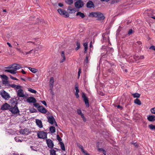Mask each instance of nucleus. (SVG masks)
I'll list each match as a JSON object with an SVG mask.
<instances>
[{"label": "nucleus", "instance_id": "nucleus-1", "mask_svg": "<svg viewBox=\"0 0 155 155\" xmlns=\"http://www.w3.org/2000/svg\"><path fill=\"white\" fill-rule=\"evenodd\" d=\"M90 15L92 17L97 18L98 20H103L105 18L103 14L99 12H91L90 13Z\"/></svg>", "mask_w": 155, "mask_h": 155}, {"label": "nucleus", "instance_id": "nucleus-2", "mask_svg": "<svg viewBox=\"0 0 155 155\" xmlns=\"http://www.w3.org/2000/svg\"><path fill=\"white\" fill-rule=\"evenodd\" d=\"M13 69L5 70L4 71L6 72H8L12 74H16L17 72V70L21 68V67L20 64H13Z\"/></svg>", "mask_w": 155, "mask_h": 155}, {"label": "nucleus", "instance_id": "nucleus-3", "mask_svg": "<svg viewBox=\"0 0 155 155\" xmlns=\"http://www.w3.org/2000/svg\"><path fill=\"white\" fill-rule=\"evenodd\" d=\"M0 95L5 100H8L11 97L10 95L4 90L0 91Z\"/></svg>", "mask_w": 155, "mask_h": 155}, {"label": "nucleus", "instance_id": "nucleus-4", "mask_svg": "<svg viewBox=\"0 0 155 155\" xmlns=\"http://www.w3.org/2000/svg\"><path fill=\"white\" fill-rule=\"evenodd\" d=\"M74 3V6L76 8L79 9L83 7L84 5V3L81 0H76Z\"/></svg>", "mask_w": 155, "mask_h": 155}, {"label": "nucleus", "instance_id": "nucleus-5", "mask_svg": "<svg viewBox=\"0 0 155 155\" xmlns=\"http://www.w3.org/2000/svg\"><path fill=\"white\" fill-rule=\"evenodd\" d=\"M47 133L43 131H38L37 133L38 137L39 138L46 139L47 138Z\"/></svg>", "mask_w": 155, "mask_h": 155}, {"label": "nucleus", "instance_id": "nucleus-6", "mask_svg": "<svg viewBox=\"0 0 155 155\" xmlns=\"http://www.w3.org/2000/svg\"><path fill=\"white\" fill-rule=\"evenodd\" d=\"M9 111L13 114H15L19 113V110L16 105H15L13 107L11 106Z\"/></svg>", "mask_w": 155, "mask_h": 155}, {"label": "nucleus", "instance_id": "nucleus-7", "mask_svg": "<svg viewBox=\"0 0 155 155\" xmlns=\"http://www.w3.org/2000/svg\"><path fill=\"white\" fill-rule=\"evenodd\" d=\"M82 97L83 98V101L85 102V104L86 107H88L89 106L88 99L86 96L84 92L82 93Z\"/></svg>", "mask_w": 155, "mask_h": 155}, {"label": "nucleus", "instance_id": "nucleus-8", "mask_svg": "<svg viewBox=\"0 0 155 155\" xmlns=\"http://www.w3.org/2000/svg\"><path fill=\"white\" fill-rule=\"evenodd\" d=\"M11 106L7 103H5L3 104L1 107L2 110H9Z\"/></svg>", "mask_w": 155, "mask_h": 155}, {"label": "nucleus", "instance_id": "nucleus-9", "mask_svg": "<svg viewBox=\"0 0 155 155\" xmlns=\"http://www.w3.org/2000/svg\"><path fill=\"white\" fill-rule=\"evenodd\" d=\"M75 89L76 91L75 93V95L77 98L79 97V96L78 94L79 92V90L78 89L79 85L77 83H76L74 85Z\"/></svg>", "mask_w": 155, "mask_h": 155}, {"label": "nucleus", "instance_id": "nucleus-10", "mask_svg": "<svg viewBox=\"0 0 155 155\" xmlns=\"http://www.w3.org/2000/svg\"><path fill=\"white\" fill-rule=\"evenodd\" d=\"M38 110L40 113L45 114L48 111L47 110L42 106H39L38 107Z\"/></svg>", "mask_w": 155, "mask_h": 155}, {"label": "nucleus", "instance_id": "nucleus-11", "mask_svg": "<svg viewBox=\"0 0 155 155\" xmlns=\"http://www.w3.org/2000/svg\"><path fill=\"white\" fill-rule=\"evenodd\" d=\"M46 141L48 147L50 148H52L53 147L54 144L52 140L50 139H47Z\"/></svg>", "mask_w": 155, "mask_h": 155}, {"label": "nucleus", "instance_id": "nucleus-12", "mask_svg": "<svg viewBox=\"0 0 155 155\" xmlns=\"http://www.w3.org/2000/svg\"><path fill=\"white\" fill-rule=\"evenodd\" d=\"M17 95L19 97H24L25 95L24 94L23 91L22 89H20L17 91Z\"/></svg>", "mask_w": 155, "mask_h": 155}, {"label": "nucleus", "instance_id": "nucleus-13", "mask_svg": "<svg viewBox=\"0 0 155 155\" xmlns=\"http://www.w3.org/2000/svg\"><path fill=\"white\" fill-rule=\"evenodd\" d=\"M29 103H35L37 101L36 99L33 97H28L26 100Z\"/></svg>", "mask_w": 155, "mask_h": 155}, {"label": "nucleus", "instance_id": "nucleus-14", "mask_svg": "<svg viewBox=\"0 0 155 155\" xmlns=\"http://www.w3.org/2000/svg\"><path fill=\"white\" fill-rule=\"evenodd\" d=\"M48 121L51 124H53L54 122L55 121V120L53 116L50 115L47 117Z\"/></svg>", "mask_w": 155, "mask_h": 155}, {"label": "nucleus", "instance_id": "nucleus-15", "mask_svg": "<svg viewBox=\"0 0 155 155\" xmlns=\"http://www.w3.org/2000/svg\"><path fill=\"white\" fill-rule=\"evenodd\" d=\"M86 6L87 8H94L95 7V5L94 3L91 1H89L87 2Z\"/></svg>", "mask_w": 155, "mask_h": 155}, {"label": "nucleus", "instance_id": "nucleus-16", "mask_svg": "<svg viewBox=\"0 0 155 155\" xmlns=\"http://www.w3.org/2000/svg\"><path fill=\"white\" fill-rule=\"evenodd\" d=\"M35 122L37 125L40 128H42L43 127V125L41 120L38 119H36L35 120Z\"/></svg>", "mask_w": 155, "mask_h": 155}, {"label": "nucleus", "instance_id": "nucleus-17", "mask_svg": "<svg viewBox=\"0 0 155 155\" xmlns=\"http://www.w3.org/2000/svg\"><path fill=\"white\" fill-rule=\"evenodd\" d=\"M147 119L150 121H155V116L154 115H149L147 117Z\"/></svg>", "mask_w": 155, "mask_h": 155}, {"label": "nucleus", "instance_id": "nucleus-18", "mask_svg": "<svg viewBox=\"0 0 155 155\" xmlns=\"http://www.w3.org/2000/svg\"><path fill=\"white\" fill-rule=\"evenodd\" d=\"M61 56L63 58V59L60 61L61 63L63 62L65 60V57L64 51H62L61 53Z\"/></svg>", "mask_w": 155, "mask_h": 155}, {"label": "nucleus", "instance_id": "nucleus-19", "mask_svg": "<svg viewBox=\"0 0 155 155\" xmlns=\"http://www.w3.org/2000/svg\"><path fill=\"white\" fill-rule=\"evenodd\" d=\"M83 46L84 47V52L85 53H86L88 49V43L87 42L84 43Z\"/></svg>", "mask_w": 155, "mask_h": 155}, {"label": "nucleus", "instance_id": "nucleus-20", "mask_svg": "<svg viewBox=\"0 0 155 155\" xmlns=\"http://www.w3.org/2000/svg\"><path fill=\"white\" fill-rule=\"evenodd\" d=\"M76 15V16L79 15L82 18H83L85 17V15L83 13H82L81 12H78L77 13Z\"/></svg>", "mask_w": 155, "mask_h": 155}, {"label": "nucleus", "instance_id": "nucleus-21", "mask_svg": "<svg viewBox=\"0 0 155 155\" xmlns=\"http://www.w3.org/2000/svg\"><path fill=\"white\" fill-rule=\"evenodd\" d=\"M132 95L134 98H139L140 95V94L137 93H132Z\"/></svg>", "mask_w": 155, "mask_h": 155}, {"label": "nucleus", "instance_id": "nucleus-22", "mask_svg": "<svg viewBox=\"0 0 155 155\" xmlns=\"http://www.w3.org/2000/svg\"><path fill=\"white\" fill-rule=\"evenodd\" d=\"M134 103L138 105H140L141 103L140 100L138 98H136L134 100Z\"/></svg>", "mask_w": 155, "mask_h": 155}, {"label": "nucleus", "instance_id": "nucleus-23", "mask_svg": "<svg viewBox=\"0 0 155 155\" xmlns=\"http://www.w3.org/2000/svg\"><path fill=\"white\" fill-rule=\"evenodd\" d=\"M65 10H64L63 9H62L61 8H59L58 10V11L59 12V13L61 15H63L64 13V11H65Z\"/></svg>", "mask_w": 155, "mask_h": 155}, {"label": "nucleus", "instance_id": "nucleus-24", "mask_svg": "<svg viewBox=\"0 0 155 155\" xmlns=\"http://www.w3.org/2000/svg\"><path fill=\"white\" fill-rule=\"evenodd\" d=\"M59 143L60 145L61 149L64 151H65V149L64 143L62 142H60Z\"/></svg>", "mask_w": 155, "mask_h": 155}, {"label": "nucleus", "instance_id": "nucleus-25", "mask_svg": "<svg viewBox=\"0 0 155 155\" xmlns=\"http://www.w3.org/2000/svg\"><path fill=\"white\" fill-rule=\"evenodd\" d=\"M28 69L32 72L33 73H35L37 72V69L35 68H31V67H28Z\"/></svg>", "mask_w": 155, "mask_h": 155}, {"label": "nucleus", "instance_id": "nucleus-26", "mask_svg": "<svg viewBox=\"0 0 155 155\" xmlns=\"http://www.w3.org/2000/svg\"><path fill=\"white\" fill-rule=\"evenodd\" d=\"M68 14H73L75 12H76V8H73V9H71V10H69V11H68Z\"/></svg>", "mask_w": 155, "mask_h": 155}, {"label": "nucleus", "instance_id": "nucleus-27", "mask_svg": "<svg viewBox=\"0 0 155 155\" xmlns=\"http://www.w3.org/2000/svg\"><path fill=\"white\" fill-rule=\"evenodd\" d=\"M50 131L52 133H54L55 132V128L54 126H51L50 128Z\"/></svg>", "mask_w": 155, "mask_h": 155}, {"label": "nucleus", "instance_id": "nucleus-28", "mask_svg": "<svg viewBox=\"0 0 155 155\" xmlns=\"http://www.w3.org/2000/svg\"><path fill=\"white\" fill-rule=\"evenodd\" d=\"M50 155H56V151L52 148L50 150Z\"/></svg>", "mask_w": 155, "mask_h": 155}, {"label": "nucleus", "instance_id": "nucleus-29", "mask_svg": "<svg viewBox=\"0 0 155 155\" xmlns=\"http://www.w3.org/2000/svg\"><path fill=\"white\" fill-rule=\"evenodd\" d=\"M76 45L77 46V47L75 48V49L76 51H78L80 48V44L79 41H77Z\"/></svg>", "mask_w": 155, "mask_h": 155}, {"label": "nucleus", "instance_id": "nucleus-30", "mask_svg": "<svg viewBox=\"0 0 155 155\" xmlns=\"http://www.w3.org/2000/svg\"><path fill=\"white\" fill-rule=\"evenodd\" d=\"M66 3L69 5H71L73 3V0H65Z\"/></svg>", "mask_w": 155, "mask_h": 155}, {"label": "nucleus", "instance_id": "nucleus-31", "mask_svg": "<svg viewBox=\"0 0 155 155\" xmlns=\"http://www.w3.org/2000/svg\"><path fill=\"white\" fill-rule=\"evenodd\" d=\"M28 91H30V92L35 94L36 93L37 91H36L31 88H28Z\"/></svg>", "mask_w": 155, "mask_h": 155}, {"label": "nucleus", "instance_id": "nucleus-32", "mask_svg": "<svg viewBox=\"0 0 155 155\" xmlns=\"http://www.w3.org/2000/svg\"><path fill=\"white\" fill-rule=\"evenodd\" d=\"M2 83L3 84H5V85H7H7H8V80H2Z\"/></svg>", "mask_w": 155, "mask_h": 155}, {"label": "nucleus", "instance_id": "nucleus-33", "mask_svg": "<svg viewBox=\"0 0 155 155\" xmlns=\"http://www.w3.org/2000/svg\"><path fill=\"white\" fill-rule=\"evenodd\" d=\"M30 112L31 113H36L37 112V110L34 108H31L30 109Z\"/></svg>", "mask_w": 155, "mask_h": 155}, {"label": "nucleus", "instance_id": "nucleus-34", "mask_svg": "<svg viewBox=\"0 0 155 155\" xmlns=\"http://www.w3.org/2000/svg\"><path fill=\"white\" fill-rule=\"evenodd\" d=\"M64 15H63V16L65 18L68 17L69 15L68 12H67L66 11H64Z\"/></svg>", "mask_w": 155, "mask_h": 155}, {"label": "nucleus", "instance_id": "nucleus-35", "mask_svg": "<svg viewBox=\"0 0 155 155\" xmlns=\"http://www.w3.org/2000/svg\"><path fill=\"white\" fill-rule=\"evenodd\" d=\"M77 113L79 115H80L81 117L82 116V115H83L84 114L82 113L81 110L80 109H78L77 110Z\"/></svg>", "mask_w": 155, "mask_h": 155}, {"label": "nucleus", "instance_id": "nucleus-36", "mask_svg": "<svg viewBox=\"0 0 155 155\" xmlns=\"http://www.w3.org/2000/svg\"><path fill=\"white\" fill-rule=\"evenodd\" d=\"M1 77L3 78L4 80H8V77L6 76V75L4 74L1 75Z\"/></svg>", "mask_w": 155, "mask_h": 155}, {"label": "nucleus", "instance_id": "nucleus-37", "mask_svg": "<svg viewBox=\"0 0 155 155\" xmlns=\"http://www.w3.org/2000/svg\"><path fill=\"white\" fill-rule=\"evenodd\" d=\"M54 83V78L53 77L51 78L50 80V84H53Z\"/></svg>", "mask_w": 155, "mask_h": 155}, {"label": "nucleus", "instance_id": "nucleus-38", "mask_svg": "<svg viewBox=\"0 0 155 155\" xmlns=\"http://www.w3.org/2000/svg\"><path fill=\"white\" fill-rule=\"evenodd\" d=\"M149 127L151 130H153L155 129V125H152V124H150L149 125Z\"/></svg>", "mask_w": 155, "mask_h": 155}, {"label": "nucleus", "instance_id": "nucleus-39", "mask_svg": "<svg viewBox=\"0 0 155 155\" xmlns=\"http://www.w3.org/2000/svg\"><path fill=\"white\" fill-rule=\"evenodd\" d=\"M15 139L17 142H21V141L20 139L18 137H17L15 138Z\"/></svg>", "mask_w": 155, "mask_h": 155}, {"label": "nucleus", "instance_id": "nucleus-40", "mask_svg": "<svg viewBox=\"0 0 155 155\" xmlns=\"http://www.w3.org/2000/svg\"><path fill=\"white\" fill-rule=\"evenodd\" d=\"M7 86L12 87L13 88H15L16 86V85L15 84H8V85H7Z\"/></svg>", "mask_w": 155, "mask_h": 155}, {"label": "nucleus", "instance_id": "nucleus-41", "mask_svg": "<svg viewBox=\"0 0 155 155\" xmlns=\"http://www.w3.org/2000/svg\"><path fill=\"white\" fill-rule=\"evenodd\" d=\"M57 140L59 141V143L60 142H62L61 141L62 140L61 138L60 137V136L58 135H57Z\"/></svg>", "mask_w": 155, "mask_h": 155}, {"label": "nucleus", "instance_id": "nucleus-42", "mask_svg": "<svg viewBox=\"0 0 155 155\" xmlns=\"http://www.w3.org/2000/svg\"><path fill=\"white\" fill-rule=\"evenodd\" d=\"M150 111L152 114H155V107L151 108L150 109Z\"/></svg>", "mask_w": 155, "mask_h": 155}, {"label": "nucleus", "instance_id": "nucleus-43", "mask_svg": "<svg viewBox=\"0 0 155 155\" xmlns=\"http://www.w3.org/2000/svg\"><path fill=\"white\" fill-rule=\"evenodd\" d=\"M16 49L18 51H19V52L22 53L24 55H25V53L24 52L22 51L21 50L20 48H16Z\"/></svg>", "mask_w": 155, "mask_h": 155}, {"label": "nucleus", "instance_id": "nucleus-44", "mask_svg": "<svg viewBox=\"0 0 155 155\" xmlns=\"http://www.w3.org/2000/svg\"><path fill=\"white\" fill-rule=\"evenodd\" d=\"M10 78L12 80H18V79H17L16 78L14 77H13L11 75H9Z\"/></svg>", "mask_w": 155, "mask_h": 155}, {"label": "nucleus", "instance_id": "nucleus-45", "mask_svg": "<svg viewBox=\"0 0 155 155\" xmlns=\"http://www.w3.org/2000/svg\"><path fill=\"white\" fill-rule=\"evenodd\" d=\"M134 59L136 60L140 59L139 56L138 55H135L134 56Z\"/></svg>", "mask_w": 155, "mask_h": 155}, {"label": "nucleus", "instance_id": "nucleus-46", "mask_svg": "<svg viewBox=\"0 0 155 155\" xmlns=\"http://www.w3.org/2000/svg\"><path fill=\"white\" fill-rule=\"evenodd\" d=\"M33 105L35 106V107L37 108L39 106H40L39 105V104L38 103H34Z\"/></svg>", "mask_w": 155, "mask_h": 155}, {"label": "nucleus", "instance_id": "nucleus-47", "mask_svg": "<svg viewBox=\"0 0 155 155\" xmlns=\"http://www.w3.org/2000/svg\"><path fill=\"white\" fill-rule=\"evenodd\" d=\"M21 86L19 85H16V86L15 87V89H21Z\"/></svg>", "mask_w": 155, "mask_h": 155}, {"label": "nucleus", "instance_id": "nucleus-48", "mask_svg": "<svg viewBox=\"0 0 155 155\" xmlns=\"http://www.w3.org/2000/svg\"><path fill=\"white\" fill-rule=\"evenodd\" d=\"M79 147L81 149L82 152H84V150L83 149V147L82 145H80L79 146Z\"/></svg>", "mask_w": 155, "mask_h": 155}, {"label": "nucleus", "instance_id": "nucleus-49", "mask_svg": "<svg viewBox=\"0 0 155 155\" xmlns=\"http://www.w3.org/2000/svg\"><path fill=\"white\" fill-rule=\"evenodd\" d=\"M133 32V30L131 29L129 30L128 31V35H130Z\"/></svg>", "mask_w": 155, "mask_h": 155}, {"label": "nucleus", "instance_id": "nucleus-50", "mask_svg": "<svg viewBox=\"0 0 155 155\" xmlns=\"http://www.w3.org/2000/svg\"><path fill=\"white\" fill-rule=\"evenodd\" d=\"M41 102L45 106L47 107V104L46 101H41Z\"/></svg>", "mask_w": 155, "mask_h": 155}, {"label": "nucleus", "instance_id": "nucleus-51", "mask_svg": "<svg viewBox=\"0 0 155 155\" xmlns=\"http://www.w3.org/2000/svg\"><path fill=\"white\" fill-rule=\"evenodd\" d=\"M81 117L83 119V120L84 122H86V119L85 118V117L84 116V115H82V116H81Z\"/></svg>", "mask_w": 155, "mask_h": 155}, {"label": "nucleus", "instance_id": "nucleus-52", "mask_svg": "<svg viewBox=\"0 0 155 155\" xmlns=\"http://www.w3.org/2000/svg\"><path fill=\"white\" fill-rule=\"evenodd\" d=\"M81 73V68H79V71L78 72V78H79V77L80 76Z\"/></svg>", "mask_w": 155, "mask_h": 155}, {"label": "nucleus", "instance_id": "nucleus-53", "mask_svg": "<svg viewBox=\"0 0 155 155\" xmlns=\"http://www.w3.org/2000/svg\"><path fill=\"white\" fill-rule=\"evenodd\" d=\"M149 49H152V50H153L155 51V46H152L150 47Z\"/></svg>", "mask_w": 155, "mask_h": 155}, {"label": "nucleus", "instance_id": "nucleus-54", "mask_svg": "<svg viewBox=\"0 0 155 155\" xmlns=\"http://www.w3.org/2000/svg\"><path fill=\"white\" fill-rule=\"evenodd\" d=\"M33 49L31 50L30 51L27 52H25V55H26L28 54L31 53L32 52V51Z\"/></svg>", "mask_w": 155, "mask_h": 155}, {"label": "nucleus", "instance_id": "nucleus-55", "mask_svg": "<svg viewBox=\"0 0 155 155\" xmlns=\"http://www.w3.org/2000/svg\"><path fill=\"white\" fill-rule=\"evenodd\" d=\"M83 153H84L85 155H90V154L87 152L85 150H84V152H82Z\"/></svg>", "mask_w": 155, "mask_h": 155}, {"label": "nucleus", "instance_id": "nucleus-56", "mask_svg": "<svg viewBox=\"0 0 155 155\" xmlns=\"http://www.w3.org/2000/svg\"><path fill=\"white\" fill-rule=\"evenodd\" d=\"M73 8H72L71 6H68L67 8V11H69V10H71V9H73Z\"/></svg>", "mask_w": 155, "mask_h": 155}, {"label": "nucleus", "instance_id": "nucleus-57", "mask_svg": "<svg viewBox=\"0 0 155 155\" xmlns=\"http://www.w3.org/2000/svg\"><path fill=\"white\" fill-rule=\"evenodd\" d=\"M85 62L87 63L88 62V57L87 56L86 57V58L85 60Z\"/></svg>", "mask_w": 155, "mask_h": 155}, {"label": "nucleus", "instance_id": "nucleus-58", "mask_svg": "<svg viewBox=\"0 0 155 155\" xmlns=\"http://www.w3.org/2000/svg\"><path fill=\"white\" fill-rule=\"evenodd\" d=\"M116 2H117V0H113L111 2V3L114 4Z\"/></svg>", "mask_w": 155, "mask_h": 155}, {"label": "nucleus", "instance_id": "nucleus-59", "mask_svg": "<svg viewBox=\"0 0 155 155\" xmlns=\"http://www.w3.org/2000/svg\"><path fill=\"white\" fill-rule=\"evenodd\" d=\"M140 59H143L144 58V56L143 55L140 56H139Z\"/></svg>", "mask_w": 155, "mask_h": 155}, {"label": "nucleus", "instance_id": "nucleus-60", "mask_svg": "<svg viewBox=\"0 0 155 155\" xmlns=\"http://www.w3.org/2000/svg\"><path fill=\"white\" fill-rule=\"evenodd\" d=\"M113 69H109L108 70V72L110 73H111L113 71Z\"/></svg>", "mask_w": 155, "mask_h": 155}, {"label": "nucleus", "instance_id": "nucleus-61", "mask_svg": "<svg viewBox=\"0 0 155 155\" xmlns=\"http://www.w3.org/2000/svg\"><path fill=\"white\" fill-rule=\"evenodd\" d=\"M58 6L60 7H62L63 6V5L62 3H58Z\"/></svg>", "mask_w": 155, "mask_h": 155}, {"label": "nucleus", "instance_id": "nucleus-62", "mask_svg": "<svg viewBox=\"0 0 155 155\" xmlns=\"http://www.w3.org/2000/svg\"><path fill=\"white\" fill-rule=\"evenodd\" d=\"M8 67H9V69H10V68L13 69V64L9 65Z\"/></svg>", "mask_w": 155, "mask_h": 155}, {"label": "nucleus", "instance_id": "nucleus-63", "mask_svg": "<svg viewBox=\"0 0 155 155\" xmlns=\"http://www.w3.org/2000/svg\"><path fill=\"white\" fill-rule=\"evenodd\" d=\"M21 72L23 74H25L26 73V72H25L23 69H22L21 71Z\"/></svg>", "mask_w": 155, "mask_h": 155}, {"label": "nucleus", "instance_id": "nucleus-64", "mask_svg": "<svg viewBox=\"0 0 155 155\" xmlns=\"http://www.w3.org/2000/svg\"><path fill=\"white\" fill-rule=\"evenodd\" d=\"M7 44L10 47H12V45H11V44L9 42H7Z\"/></svg>", "mask_w": 155, "mask_h": 155}]
</instances>
